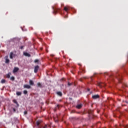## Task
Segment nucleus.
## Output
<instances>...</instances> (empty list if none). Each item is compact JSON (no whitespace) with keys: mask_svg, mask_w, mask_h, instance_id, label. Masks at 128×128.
<instances>
[{"mask_svg":"<svg viewBox=\"0 0 128 128\" xmlns=\"http://www.w3.org/2000/svg\"><path fill=\"white\" fill-rule=\"evenodd\" d=\"M116 78L118 80L119 82H122L121 80H122V76H120L119 74H117L116 76Z\"/></svg>","mask_w":128,"mask_h":128,"instance_id":"obj_1","label":"nucleus"},{"mask_svg":"<svg viewBox=\"0 0 128 128\" xmlns=\"http://www.w3.org/2000/svg\"><path fill=\"white\" fill-rule=\"evenodd\" d=\"M38 68H40V66H36L34 67V72H35V74H36V72H38Z\"/></svg>","mask_w":128,"mask_h":128,"instance_id":"obj_2","label":"nucleus"},{"mask_svg":"<svg viewBox=\"0 0 128 128\" xmlns=\"http://www.w3.org/2000/svg\"><path fill=\"white\" fill-rule=\"evenodd\" d=\"M92 98H93V100H97V98H100V95L98 94L93 95L92 96Z\"/></svg>","mask_w":128,"mask_h":128,"instance_id":"obj_3","label":"nucleus"},{"mask_svg":"<svg viewBox=\"0 0 128 128\" xmlns=\"http://www.w3.org/2000/svg\"><path fill=\"white\" fill-rule=\"evenodd\" d=\"M31 86H30L28 85V84H24V88H28V89H30V88H31Z\"/></svg>","mask_w":128,"mask_h":128,"instance_id":"obj_4","label":"nucleus"},{"mask_svg":"<svg viewBox=\"0 0 128 128\" xmlns=\"http://www.w3.org/2000/svg\"><path fill=\"white\" fill-rule=\"evenodd\" d=\"M76 108L80 110V108H82V104H78L76 106Z\"/></svg>","mask_w":128,"mask_h":128,"instance_id":"obj_5","label":"nucleus"},{"mask_svg":"<svg viewBox=\"0 0 128 128\" xmlns=\"http://www.w3.org/2000/svg\"><path fill=\"white\" fill-rule=\"evenodd\" d=\"M56 94L58 96H62V93L61 92H57Z\"/></svg>","mask_w":128,"mask_h":128,"instance_id":"obj_6","label":"nucleus"},{"mask_svg":"<svg viewBox=\"0 0 128 128\" xmlns=\"http://www.w3.org/2000/svg\"><path fill=\"white\" fill-rule=\"evenodd\" d=\"M14 52H11L10 54V58H11V60H12L14 58Z\"/></svg>","mask_w":128,"mask_h":128,"instance_id":"obj_7","label":"nucleus"},{"mask_svg":"<svg viewBox=\"0 0 128 128\" xmlns=\"http://www.w3.org/2000/svg\"><path fill=\"white\" fill-rule=\"evenodd\" d=\"M18 68H16V67H15L13 70V72L14 73V72H18Z\"/></svg>","mask_w":128,"mask_h":128,"instance_id":"obj_8","label":"nucleus"},{"mask_svg":"<svg viewBox=\"0 0 128 128\" xmlns=\"http://www.w3.org/2000/svg\"><path fill=\"white\" fill-rule=\"evenodd\" d=\"M24 55L25 56H30V54L26 52H25L24 53Z\"/></svg>","mask_w":128,"mask_h":128,"instance_id":"obj_9","label":"nucleus"},{"mask_svg":"<svg viewBox=\"0 0 128 128\" xmlns=\"http://www.w3.org/2000/svg\"><path fill=\"white\" fill-rule=\"evenodd\" d=\"M29 84H30V86H34V81H32V80H30Z\"/></svg>","mask_w":128,"mask_h":128,"instance_id":"obj_10","label":"nucleus"},{"mask_svg":"<svg viewBox=\"0 0 128 128\" xmlns=\"http://www.w3.org/2000/svg\"><path fill=\"white\" fill-rule=\"evenodd\" d=\"M10 74H12V73H8V74H6V78H10Z\"/></svg>","mask_w":128,"mask_h":128,"instance_id":"obj_11","label":"nucleus"},{"mask_svg":"<svg viewBox=\"0 0 128 128\" xmlns=\"http://www.w3.org/2000/svg\"><path fill=\"white\" fill-rule=\"evenodd\" d=\"M64 10H65V12H68V10H70V7L65 6L64 8Z\"/></svg>","mask_w":128,"mask_h":128,"instance_id":"obj_12","label":"nucleus"},{"mask_svg":"<svg viewBox=\"0 0 128 128\" xmlns=\"http://www.w3.org/2000/svg\"><path fill=\"white\" fill-rule=\"evenodd\" d=\"M6 64H9L10 63V60L8 58V56H6Z\"/></svg>","mask_w":128,"mask_h":128,"instance_id":"obj_13","label":"nucleus"},{"mask_svg":"<svg viewBox=\"0 0 128 128\" xmlns=\"http://www.w3.org/2000/svg\"><path fill=\"white\" fill-rule=\"evenodd\" d=\"M13 102H14V104H16L17 105V106H19L18 103V101H16V100H14Z\"/></svg>","mask_w":128,"mask_h":128,"instance_id":"obj_14","label":"nucleus"},{"mask_svg":"<svg viewBox=\"0 0 128 128\" xmlns=\"http://www.w3.org/2000/svg\"><path fill=\"white\" fill-rule=\"evenodd\" d=\"M104 84H102V83H98V86H100V88H102V86H104Z\"/></svg>","mask_w":128,"mask_h":128,"instance_id":"obj_15","label":"nucleus"},{"mask_svg":"<svg viewBox=\"0 0 128 128\" xmlns=\"http://www.w3.org/2000/svg\"><path fill=\"white\" fill-rule=\"evenodd\" d=\"M16 94L17 96H22V92H16Z\"/></svg>","mask_w":128,"mask_h":128,"instance_id":"obj_16","label":"nucleus"},{"mask_svg":"<svg viewBox=\"0 0 128 128\" xmlns=\"http://www.w3.org/2000/svg\"><path fill=\"white\" fill-rule=\"evenodd\" d=\"M1 84H6V80L2 79V80H1Z\"/></svg>","mask_w":128,"mask_h":128,"instance_id":"obj_17","label":"nucleus"},{"mask_svg":"<svg viewBox=\"0 0 128 128\" xmlns=\"http://www.w3.org/2000/svg\"><path fill=\"white\" fill-rule=\"evenodd\" d=\"M37 86H38L39 88H42V84H40V82H38V83L37 84Z\"/></svg>","mask_w":128,"mask_h":128,"instance_id":"obj_18","label":"nucleus"},{"mask_svg":"<svg viewBox=\"0 0 128 128\" xmlns=\"http://www.w3.org/2000/svg\"><path fill=\"white\" fill-rule=\"evenodd\" d=\"M10 80H12V82H14V76H12L10 78Z\"/></svg>","mask_w":128,"mask_h":128,"instance_id":"obj_19","label":"nucleus"},{"mask_svg":"<svg viewBox=\"0 0 128 128\" xmlns=\"http://www.w3.org/2000/svg\"><path fill=\"white\" fill-rule=\"evenodd\" d=\"M24 94H28V91L26 90H24L23 92Z\"/></svg>","mask_w":128,"mask_h":128,"instance_id":"obj_20","label":"nucleus"},{"mask_svg":"<svg viewBox=\"0 0 128 128\" xmlns=\"http://www.w3.org/2000/svg\"><path fill=\"white\" fill-rule=\"evenodd\" d=\"M39 60L38 59H36L34 60V62L36 63L38 62Z\"/></svg>","mask_w":128,"mask_h":128,"instance_id":"obj_21","label":"nucleus"},{"mask_svg":"<svg viewBox=\"0 0 128 128\" xmlns=\"http://www.w3.org/2000/svg\"><path fill=\"white\" fill-rule=\"evenodd\" d=\"M54 10V12H58V10H56V9H55L54 8H52Z\"/></svg>","mask_w":128,"mask_h":128,"instance_id":"obj_22","label":"nucleus"},{"mask_svg":"<svg viewBox=\"0 0 128 128\" xmlns=\"http://www.w3.org/2000/svg\"><path fill=\"white\" fill-rule=\"evenodd\" d=\"M40 122H38V121L37 122H36V124H37V126H40Z\"/></svg>","mask_w":128,"mask_h":128,"instance_id":"obj_23","label":"nucleus"},{"mask_svg":"<svg viewBox=\"0 0 128 128\" xmlns=\"http://www.w3.org/2000/svg\"><path fill=\"white\" fill-rule=\"evenodd\" d=\"M68 85L70 86H72V83H70V82H68Z\"/></svg>","mask_w":128,"mask_h":128,"instance_id":"obj_24","label":"nucleus"},{"mask_svg":"<svg viewBox=\"0 0 128 128\" xmlns=\"http://www.w3.org/2000/svg\"><path fill=\"white\" fill-rule=\"evenodd\" d=\"M24 114H28V111H26V110L24 111Z\"/></svg>","mask_w":128,"mask_h":128,"instance_id":"obj_25","label":"nucleus"},{"mask_svg":"<svg viewBox=\"0 0 128 128\" xmlns=\"http://www.w3.org/2000/svg\"><path fill=\"white\" fill-rule=\"evenodd\" d=\"M13 112H16V108H13Z\"/></svg>","mask_w":128,"mask_h":128,"instance_id":"obj_26","label":"nucleus"},{"mask_svg":"<svg viewBox=\"0 0 128 128\" xmlns=\"http://www.w3.org/2000/svg\"><path fill=\"white\" fill-rule=\"evenodd\" d=\"M124 128H128V126H123Z\"/></svg>","mask_w":128,"mask_h":128,"instance_id":"obj_27","label":"nucleus"},{"mask_svg":"<svg viewBox=\"0 0 128 128\" xmlns=\"http://www.w3.org/2000/svg\"><path fill=\"white\" fill-rule=\"evenodd\" d=\"M56 107L58 108H60V104H58Z\"/></svg>","mask_w":128,"mask_h":128,"instance_id":"obj_28","label":"nucleus"},{"mask_svg":"<svg viewBox=\"0 0 128 128\" xmlns=\"http://www.w3.org/2000/svg\"><path fill=\"white\" fill-rule=\"evenodd\" d=\"M43 128H48V126L46 125Z\"/></svg>","mask_w":128,"mask_h":128,"instance_id":"obj_29","label":"nucleus"},{"mask_svg":"<svg viewBox=\"0 0 128 128\" xmlns=\"http://www.w3.org/2000/svg\"><path fill=\"white\" fill-rule=\"evenodd\" d=\"M20 48H21V50H22L24 48V46H21Z\"/></svg>","mask_w":128,"mask_h":128,"instance_id":"obj_30","label":"nucleus"},{"mask_svg":"<svg viewBox=\"0 0 128 128\" xmlns=\"http://www.w3.org/2000/svg\"><path fill=\"white\" fill-rule=\"evenodd\" d=\"M90 88H88V92H90Z\"/></svg>","mask_w":128,"mask_h":128,"instance_id":"obj_31","label":"nucleus"},{"mask_svg":"<svg viewBox=\"0 0 128 128\" xmlns=\"http://www.w3.org/2000/svg\"><path fill=\"white\" fill-rule=\"evenodd\" d=\"M61 80H64V78H62Z\"/></svg>","mask_w":128,"mask_h":128,"instance_id":"obj_32","label":"nucleus"},{"mask_svg":"<svg viewBox=\"0 0 128 128\" xmlns=\"http://www.w3.org/2000/svg\"><path fill=\"white\" fill-rule=\"evenodd\" d=\"M64 18H68V16H65Z\"/></svg>","mask_w":128,"mask_h":128,"instance_id":"obj_33","label":"nucleus"},{"mask_svg":"<svg viewBox=\"0 0 128 128\" xmlns=\"http://www.w3.org/2000/svg\"><path fill=\"white\" fill-rule=\"evenodd\" d=\"M90 80H92V77L90 78Z\"/></svg>","mask_w":128,"mask_h":128,"instance_id":"obj_34","label":"nucleus"},{"mask_svg":"<svg viewBox=\"0 0 128 128\" xmlns=\"http://www.w3.org/2000/svg\"><path fill=\"white\" fill-rule=\"evenodd\" d=\"M78 65H79V66H82V64H78Z\"/></svg>","mask_w":128,"mask_h":128,"instance_id":"obj_35","label":"nucleus"},{"mask_svg":"<svg viewBox=\"0 0 128 128\" xmlns=\"http://www.w3.org/2000/svg\"><path fill=\"white\" fill-rule=\"evenodd\" d=\"M96 74L95 73V74Z\"/></svg>","mask_w":128,"mask_h":128,"instance_id":"obj_36","label":"nucleus"}]
</instances>
